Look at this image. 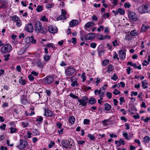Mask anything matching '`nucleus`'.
Here are the masks:
<instances>
[{"mask_svg":"<svg viewBox=\"0 0 150 150\" xmlns=\"http://www.w3.org/2000/svg\"><path fill=\"white\" fill-rule=\"evenodd\" d=\"M34 28L35 31L38 33H41L42 34H45L47 31V28L42 27L41 23L39 21H36Z\"/></svg>","mask_w":150,"mask_h":150,"instance_id":"obj_1","label":"nucleus"},{"mask_svg":"<svg viewBox=\"0 0 150 150\" xmlns=\"http://www.w3.org/2000/svg\"><path fill=\"white\" fill-rule=\"evenodd\" d=\"M11 45L9 44H7L1 48V51L3 54L9 52L11 51Z\"/></svg>","mask_w":150,"mask_h":150,"instance_id":"obj_2","label":"nucleus"},{"mask_svg":"<svg viewBox=\"0 0 150 150\" xmlns=\"http://www.w3.org/2000/svg\"><path fill=\"white\" fill-rule=\"evenodd\" d=\"M76 71L74 67H67L65 72L67 76H71L73 75Z\"/></svg>","mask_w":150,"mask_h":150,"instance_id":"obj_3","label":"nucleus"},{"mask_svg":"<svg viewBox=\"0 0 150 150\" xmlns=\"http://www.w3.org/2000/svg\"><path fill=\"white\" fill-rule=\"evenodd\" d=\"M78 102L80 103L79 105L85 106L87 105L88 98L86 96L82 97V98L78 99Z\"/></svg>","mask_w":150,"mask_h":150,"instance_id":"obj_4","label":"nucleus"},{"mask_svg":"<svg viewBox=\"0 0 150 150\" xmlns=\"http://www.w3.org/2000/svg\"><path fill=\"white\" fill-rule=\"evenodd\" d=\"M128 16L129 19L132 21H135L138 20L137 15L134 12H129L128 14Z\"/></svg>","mask_w":150,"mask_h":150,"instance_id":"obj_5","label":"nucleus"},{"mask_svg":"<svg viewBox=\"0 0 150 150\" xmlns=\"http://www.w3.org/2000/svg\"><path fill=\"white\" fill-rule=\"evenodd\" d=\"M45 113L44 115L46 117H55V114L53 113V112L51 110L48 108L45 109H44Z\"/></svg>","mask_w":150,"mask_h":150,"instance_id":"obj_6","label":"nucleus"},{"mask_svg":"<svg viewBox=\"0 0 150 150\" xmlns=\"http://www.w3.org/2000/svg\"><path fill=\"white\" fill-rule=\"evenodd\" d=\"M148 6L146 5L143 4L139 7L138 10L141 13H143L148 11Z\"/></svg>","mask_w":150,"mask_h":150,"instance_id":"obj_7","label":"nucleus"},{"mask_svg":"<svg viewBox=\"0 0 150 150\" xmlns=\"http://www.w3.org/2000/svg\"><path fill=\"white\" fill-rule=\"evenodd\" d=\"M43 80L44 83L45 85L50 84L54 81V78L51 76H46Z\"/></svg>","mask_w":150,"mask_h":150,"instance_id":"obj_8","label":"nucleus"},{"mask_svg":"<svg viewBox=\"0 0 150 150\" xmlns=\"http://www.w3.org/2000/svg\"><path fill=\"white\" fill-rule=\"evenodd\" d=\"M71 142L69 140H62L61 141L62 146L66 149H67L69 146H72V144H70Z\"/></svg>","mask_w":150,"mask_h":150,"instance_id":"obj_9","label":"nucleus"},{"mask_svg":"<svg viewBox=\"0 0 150 150\" xmlns=\"http://www.w3.org/2000/svg\"><path fill=\"white\" fill-rule=\"evenodd\" d=\"M27 144V142L26 141L20 139V144L17 147L20 149H23L25 147Z\"/></svg>","mask_w":150,"mask_h":150,"instance_id":"obj_10","label":"nucleus"},{"mask_svg":"<svg viewBox=\"0 0 150 150\" xmlns=\"http://www.w3.org/2000/svg\"><path fill=\"white\" fill-rule=\"evenodd\" d=\"M25 29L26 31L29 33H32L34 30L33 28L31 23L28 24L25 27Z\"/></svg>","mask_w":150,"mask_h":150,"instance_id":"obj_11","label":"nucleus"},{"mask_svg":"<svg viewBox=\"0 0 150 150\" xmlns=\"http://www.w3.org/2000/svg\"><path fill=\"white\" fill-rule=\"evenodd\" d=\"M97 52L98 54V55L100 57L104 54L105 51L103 50V47L101 45L99 46L97 49Z\"/></svg>","mask_w":150,"mask_h":150,"instance_id":"obj_12","label":"nucleus"},{"mask_svg":"<svg viewBox=\"0 0 150 150\" xmlns=\"http://www.w3.org/2000/svg\"><path fill=\"white\" fill-rule=\"evenodd\" d=\"M119 56L121 60H123L125 59L126 56V53L123 50H121L118 52Z\"/></svg>","mask_w":150,"mask_h":150,"instance_id":"obj_13","label":"nucleus"},{"mask_svg":"<svg viewBox=\"0 0 150 150\" xmlns=\"http://www.w3.org/2000/svg\"><path fill=\"white\" fill-rule=\"evenodd\" d=\"M95 37V34L94 33H90L86 35L85 36L86 39L90 40L93 38Z\"/></svg>","mask_w":150,"mask_h":150,"instance_id":"obj_14","label":"nucleus"},{"mask_svg":"<svg viewBox=\"0 0 150 150\" xmlns=\"http://www.w3.org/2000/svg\"><path fill=\"white\" fill-rule=\"evenodd\" d=\"M37 66L38 67H40L41 68H43L45 65V64L43 62H42L40 60L38 61L37 63Z\"/></svg>","mask_w":150,"mask_h":150,"instance_id":"obj_15","label":"nucleus"},{"mask_svg":"<svg viewBox=\"0 0 150 150\" xmlns=\"http://www.w3.org/2000/svg\"><path fill=\"white\" fill-rule=\"evenodd\" d=\"M78 23V21L77 20H73L71 21L69 24L71 27H73L77 25Z\"/></svg>","mask_w":150,"mask_h":150,"instance_id":"obj_16","label":"nucleus"},{"mask_svg":"<svg viewBox=\"0 0 150 150\" xmlns=\"http://www.w3.org/2000/svg\"><path fill=\"white\" fill-rule=\"evenodd\" d=\"M19 82L22 86H24L26 83V81L24 79H22V77H21L20 79L19 80Z\"/></svg>","mask_w":150,"mask_h":150,"instance_id":"obj_17","label":"nucleus"},{"mask_svg":"<svg viewBox=\"0 0 150 150\" xmlns=\"http://www.w3.org/2000/svg\"><path fill=\"white\" fill-rule=\"evenodd\" d=\"M104 105L105 107L104 110H105L108 111L111 109V106L108 103H105Z\"/></svg>","mask_w":150,"mask_h":150,"instance_id":"obj_18","label":"nucleus"},{"mask_svg":"<svg viewBox=\"0 0 150 150\" xmlns=\"http://www.w3.org/2000/svg\"><path fill=\"white\" fill-rule=\"evenodd\" d=\"M9 130L10 131V132L11 134L16 133L18 132V129L16 128L10 127L9 128Z\"/></svg>","mask_w":150,"mask_h":150,"instance_id":"obj_19","label":"nucleus"},{"mask_svg":"<svg viewBox=\"0 0 150 150\" xmlns=\"http://www.w3.org/2000/svg\"><path fill=\"white\" fill-rule=\"evenodd\" d=\"M48 30L50 32L52 33H56L57 31V30H54L52 26H50L48 28Z\"/></svg>","mask_w":150,"mask_h":150,"instance_id":"obj_20","label":"nucleus"},{"mask_svg":"<svg viewBox=\"0 0 150 150\" xmlns=\"http://www.w3.org/2000/svg\"><path fill=\"white\" fill-rule=\"evenodd\" d=\"M150 28L149 26L145 25H143L141 28V30L142 32H145L147 30Z\"/></svg>","mask_w":150,"mask_h":150,"instance_id":"obj_21","label":"nucleus"},{"mask_svg":"<svg viewBox=\"0 0 150 150\" xmlns=\"http://www.w3.org/2000/svg\"><path fill=\"white\" fill-rule=\"evenodd\" d=\"M51 56L48 54H45L43 57L44 60L46 62H48L50 59Z\"/></svg>","mask_w":150,"mask_h":150,"instance_id":"obj_22","label":"nucleus"},{"mask_svg":"<svg viewBox=\"0 0 150 150\" xmlns=\"http://www.w3.org/2000/svg\"><path fill=\"white\" fill-rule=\"evenodd\" d=\"M75 118L73 116H71L69 118V122L71 124H73L74 123Z\"/></svg>","mask_w":150,"mask_h":150,"instance_id":"obj_23","label":"nucleus"},{"mask_svg":"<svg viewBox=\"0 0 150 150\" xmlns=\"http://www.w3.org/2000/svg\"><path fill=\"white\" fill-rule=\"evenodd\" d=\"M46 46L48 48H52L53 50H54V49L55 47L53 43H48L46 45Z\"/></svg>","mask_w":150,"mask_h":150,"instance_id":"obj_24","label":"nucleus"},{"mask_svg":"<svg viewBox=\"0 0 150 150\" xmlns=\"http://www.w3.org/2000/svg\"><path fill=\"white\" fill-rule=\"evenodd\" d=\"M20 19V18L19 17L16 15L13 16L11 18V20L12 21L16 22L18 21V20Z\"/></svg>","mask_w":150,"mask_h":150,"instance_id":"obj_25","label":"nucleus"},{"mask_svg":"<svg viewBox=\"0 0 150 150\" xmlns=\"http://www.w3.org/2000/svg\"><path fill=\"white\" fill-rule=\"evenodd\" d=\"M88 102L91 104H93L96 102V99L94 98H90L88 100Z\"/></svg>","mask_w":150,"mask_h":150,"instance_id":"obj_26","label":"nucleus"},{"mask_svg":"<svg viewBox=\"0 0 150 150\" xmlns=\"http://www.w3.org/2000/svg\"><path fill=\"white\" fill-rule=\"evenodd\" d=\"M94 24V23L93 22H89L86 24L85 26L87 28H89L93 26Z\"/></svg>","mask_w":150,"mask_h":150,"instance_id":"obj_27","label":"nucleus"},{"mask_svg":"<svg viewBox=\"0 0 150 150\" xmlns=\"http://www.w3.org/2000/svg\"><path fill=\"white\" fill-rule=\"evenodd\" d=\"M119 144L117 146V147L120 146L121 145H124L125 144V141L123 139H120L119 141Z\"/></svg>","mask_w":150,"mask_h":150,"instance_id":"obj_28","label":"nucleus"},{"mask_svg":"<svg viewBox=\"0 0 150 150\" xmlns=\"http://www.w3.org/2000/svg\"><path fill=\"white\" fill-rule=\"evenodd\" d=\"M67 18L66 16L64 15H61L59 16L57 18V20L58 21L61 20H65Z\"/></svg>","mask_w":150,"mask_h":150,"instance_id":"obj_29","label":"nucleus"},{"mask_svg":"<svg viewBox=\"0 0 150 150\" xmlns=\"http://www.w3.org/2000/svg\"><path fill=\"white\" fill-rule=\"evenodd\" d=\"M138 34V32L135 30H132L130 32V35L134 36H136Z\"/></svg>","mask_w":150,"mask_h":150,"instance_id":"obj_30","label":"nucleus"},{"mask_svg":"<svg viewBox=\"0 0 150 150\" xmlns=\"http://www.w3.org/2000/svg\"><path fill=\"white\" fill-rule=\"evenodd\" d=\"M150 141V137L149 136H146L143 138V141L145 143L148 142Z\"/></svg>","mask_w":150,"mask_h":150,"instance_id":"obj_31","label":"nucleus"},{"mask_svg":"<svg viewBox=\"0 0 150 150\" xmlns=\"http://www.w3.org/2000/svg\"><path fill=\"white\" fill-rule=\"evenodd\" d=\"M122 135L126 139H130L131 137L129 136L128 137V134L127 133L125 132L123 133Z\"/></svg>","mask_w":150,"mask_h":150,"instance_id":"obj_32","label":"nucleus"},{"mask_svg":"<svg viewBox=\"0 0 150 150\" xmlns=\"http://www.w3.org/2000/svg\"><path fill=\"white\" fill-rule=\"evenodd\" d=\"M113 70V66L112 64H110L108 66L107 71L110 73V71Z\"/></svg>","mask_w":150,"mask_h":150,"instance_id":"obj_33","label":"nucleus"},{"mask_svg":"<svg viewBox=\"0 0 150 150\" xmlns=\"http://www.w3.org/2000/svg\"><path fill=\"white\" fill-rule=\"evenodd\" d=\"M25 52V50L23 49H22L17 52L18 55H20L23 54Z\"/></svg>","mask_w":150,"mask_h":150,"instance_id":"obj_34","label":"nucleus"},{"mask_svg":"<svg viewBox=\"0 0 150 150\" xmlns=\"http://www.w3.org/2000/svg\"><path fill=\"white\" fill-rule=\"evenodd\" d=\"M43 10V7L41 5L38 6L36 8V11L38 12H40Z\"/></svg>","mask_w":150,"mask_h":150,"instance_id":"obj_35","label":"nucleus"},{"mask_svg":"<svg viewBox=\"0 0 150 150\" xmlns=\"http://www.w3.org/2000/svg\"><path fill=\"white\" fill-rule=\"evenodd\" d=\"M43 118L41 116H38L36 119V121L39 122V123H40L43 120Z\"/></svg>","mask_w":150,"mask_h":150,"instance_id":"obj_36","label":"nucleus"},{"mask_svg":"<svg viewBox=\"0 0 150 150\" xmlns=\"http://www.w3.org/2000/svg\"><path fill=\"white\" fill-rule=\"evenodd\" d=\"M10 56V54H8L7 55H4V57H5L4 60L5 61H8L9 59V57Z\"/></svg>","mask_w":150,"mask_h":150,"instance_id":"obj_37","label":"nucleus"},{"mask_svg":"<svg viewBox=\"0 0 150 150\" xmlns=\"http://www.w3.org/2000/svg\"><path fill=\"white\" fill-rule=\"evenodd\" d=\"M117 12L120 14L123 15L125 13V11L124 10L122 9L119 8L117 9Z\"/></svg>","mask_w":150,"mask_h":150,"instance_id":"obj_38","label":"nucleus"},{"mask_svg":"<svg viewBox=\"0 0 150 150\" xmlns=\"http://www.w3.org/2000/svg\"><path fill=\"white\" fill-rule=\"evenodd\" d=\"M21 99L24 100H27L26 95L25 92H24L23 94L21 96Z\"/></svg>","mask_w":150,"mask_h":150,"instance_id":"obj_39","label":"nucleus"},{"mask_svg":"<svg viewBox=\"0 0 150 150\" xmlns=\"http://www.w3.org/2000/svg\"><path fill=\"white\" fill-rule=\"evenodd\" d=\"M71 85L72 87H77L78 86L79 84L77 83V81H74L72 82Z\"/></svg>","mask_w":150,"mask_h":150,"instance_id":"obj_40","label":"nucleus"},{"mask_svg":"<svg viewBox=\"0 0 150 150\" xmlns=\"http://www.w3.org/2000/svg\"><path fill=\"white\" fill-rule=\"evenodd\" d=\"M71 97L73 98H75L76 99H77L78 100L79 99V97L74 95V94H73L72 93H71L69 95Z\"/></svg>","mask_w":150,"mask_h":150,"instance_id":"obj_41","label":"nucleus"},{"mask_svg":"<svg viewBox=\"0 0 150 150\" xmlns=\"http://www.w3.org/2000/svg\"><path fill=\"white\" fill-rule=\"evenodd\" d=\"M88 137L89 138V139L92 140H93L95 139V138L94 136L91 134H89L88 135Z\"/></svg>","mask_w":150,"mask_h":150,"instance_id":"obj_42","label":"nucleus"},{"mask_svg":"<svg viewBox=\"0 0 150 150\" xmlns=\"http://www.w3.org/2000/svg\"><path fill=\"white\" fill-rule=\"evenodd\" d=\"M9 125L11 127H16V124L14 122H9Z\"/></svg>","mask_w":150,"mask_h":150,"instance_id":"obj_43","label":"nucleus"},{"mask_svg":"<svg viewBox=\"0 0 150 150\" xmlns=\"http://www.w3.org/2000/svg\"><path fill=\"white\" fill-rule=\"evenodd\" d=\"M118 79V77L115 74H113V76L111 77V79L115 81H116Z\"/></svg>","mask_w":150,"mask_h":150,"instance_id":"obj_44","label":"nucleus"},{"mask_svg":"<svg viewBox=\"0 0 150 150\" xmlns=\"http://www.w3.org/2000/svg\"><path fill=\"white\" fill-rule=\"evenodd\" d=\"M112 93L114 94H115V95H117L118 94H120V91H118L117 89H115L114 91H113Z\"/></svg>","mask_w":150,"mask_h":150,"instance_id":"obj_45","label":"nucleus"},{"mask_svg":"<svg viewBox=\"0 0 150 150\" xmlns=\"http://www.w3.org/2000/svg\"><path fill=\"white\" fill-rule=\"evenodd\" d=\"M16 25L18 27L21 26L22 25V22L20 19L18 20V21L16 22Z\"/></svg>","mask_w":150,"mask_h":150,"instance_id":"obj_46","label":"nucleus"},{"mask_svg":"<svg viewBox=\"0 0 150 150\" xmlns=\"http://www.w3.org/2000/svg\"><path fill=\"white\" fill-rule=\"evenodd\" d=\"M131 5L129 2H126L124 4V6L125 8H129L131 6Z\"/></svg>","mask_w":150,"mask_h":150,"instance_id":"obj_47","label":"nucleus"},{"mask_svg":"<svg viewBox=\"0 0 150 150\" xmlns=\"http://www.w3.org/2000/svg\"><path fill=\"white\" fill-rule=\"evenodd\" d=\"M94 93L95 95H97L98 94H100L101 93V90L100 89L99 90L96 89L94 90Z\"/></svg>","mask_w":150,"mask_h":150,"instance_id":"obj_48","label":"nucleus"},{"mask_svg":"<svg viewBox=\"0 0 150 150\" xmlns=\"http://www.w3.org/2000/svg\"><path fill=\"white\" fill-rule=\"evenodd\" d=\"M109 62V60L108 59H106L103 61L102 64L103 65L105 66L108 64Z\"/></svg>","mask_w":150,"mask_h":150,"instance_id":"obj_49","label":"nucleus"},{"mask_svg":"<svg viewBox=\"0 0 150 150\" xmlns=\"http://www.w3.org/2000/svg\"><path fill=\"white\" fill-rule=\"evenodd\" d=\"M106 95L109 99H110L112 98V94L111 93H110L108 92H107L106 93Z\"/></svg>","mask_w":150,"mask_h":150,"instance_id":"obj_50","label":"nucleus"},{"mask_svg":"<svg viewBox=\"0 0 150 150\" xmlns=\"http://www.w3.org/2000/svg\"><path fill=\"white\" fill-rule=\"evenodd\" d=\"M71 40H72V41H69V40L68 41L69 42H71L73 44H75L76 43V38H71Z\"/></svg>","mask_w":150,"mask_h":150,"instance_id":"obj_51","label":"nucleus"},{"mask_svg":"<svg viewBox=\"0 0 150 150\" xmlns=\"http://www.w3.org/2000/svg\"><path fill=\"white\" fill-rule=\"evenodd\" d=\"M22 125L23 126V127L24 128L27 127L28 125L29 124L28 122H22Z\"/></svg>","mask_w":150,"mask_h":150,"instance_id":"obj_52","label":"nucleus"},{"mask_svg":"<svg viewBox=\"0 0 150 150\" xmlns=\"http://www.w3.org/2000/svg\"><path fill=\"white\" fill-rule=\"evenodd\" d=\"M90 121L89 120L87 119H85L83 121V123L84 124H89Z\"/></svg>","mask_w":150,"mask_h":150,"instance_id":"obj_53","label":"nucleus"},{"mask_svg":"<svg viewBox=\"0 0 150 150\" xmlns=\"http://www.w3.org/2000/svg\"><path fill=\"white\" fill-rule=\"evenodd\" d=\"M142 87H143V88L144 89L146 88H148V86L145 85V83L144 82V81H143L142 82Z\"/></svg>","mask_w":150,"mask_h":150,"instance_id":"obj_54","label":"nucleus"},{"mask_svg":"<svg viewBox=\"0 0 150 150\" xmlns=\"http://www.w3.org/2000/svg\"><path fill=\"white\" fill-rule=\"evenodd\" d=\"M29 80L31 81H33L34 79V77L32 74H29L28 76Z\"/></svg>","mask_w":150,"mask_h":150,"instance_id":"obj_55","label":"nucleus"},{"mask_svg":"<svg viewBox=\"0 0 150 150\" xmlns=\"http://www.w3.org/2000/svg\"><path fill=\"white\" fill-rule=\"evenodd\" d=\"M131 35H126L125 39L127 40H130L131 39Z\"/></svg>","mask_w":150,"mask_h":150,"instance_id":"obj_56","label":"nucleus"},{"mask_svg":"<svg viewBox=\"0 0 150 150\" xmlns=\"http://www.w3.org/2000/svg\"><path fill=\"white\" fill-rule=\"evenodd\" d=\"M96 43L92 42L90 44V47L93 48H95L96 47Z\"/></svg>","mask_w":150,"mask_h":150,"instance_id":"obj_57","label":"nucleus"},{"mask_svg":"<svg viewBox=\"0 0 150 150\" xmlns=\"http://www.w3.org/2000/svg\"><path fill=\"white\" fill-rule=\"evenodd\" d=\"M6 124H3L2 125L0 126V128L1 129L4 130L6 127Z\"/></svg>","mask_w":150,"mask_h":150,"instance_id":"obj_58","label":"nucleus"},{"mask_svg":"<svg viewBox=\"0 0 150 150\" xmlns=\"http://www.w3.org/2000/svg\"><path fill=\"white\" fill-rule=\"evenodd\" d=\"M55 143L52 141H50V144L48 145L49 147L50 148H52L54 145Z\"/></svg>","mask_w":150,"mask_h":150,"instance_id":"obj_59","label":"nucleus"},{"mask_svg":"<svg viewBox=\"0 0 150 150\" xmlns=\"http://www.w3.org/2000/svg\"><path fill=\"white\" fill-rule=\"evenodd\" d=\"M24 40L27 43H28L31 40L29 37H26L25 38Z\"/></svg>","mask_w":150,"mask_h":150,"instance_id":"obj_60","label":"nucleus"},{"mask_svg":"<svg viewBox=\"0 0 150 150\" xmlns=\"http://www.w3.org/2000/svg\"><path fill=\"white\" fill-rule=\"evenodd\" d=\"M112 43L113 46H116L118 45V44L117 43V41L116 40H115L114 41L112 42Z\"/></svg>","mask_w":150,"mask_h":150,"instance_id":"obj_61","label":"nucleus"},{"mask_svg":"<svg viewBox=\"0 0 150 150\" xmlns=\"http://www.w3.org/2000/svg\"><path fill=\"white\" fill-rule=\"evenodd\" d=\"M142 119L145 122H148L149 120H150V117H146V118L144 119L143 117H142Z\"/></svg>","mask_w":150,"mask_h":150,"instance_id":"obj_62","label":"nucleus"},{"mask_svg":"<svg viewBox=\"0 0 150 150\" xmlns=\"http://www.w3.org/2000/svg\"><path fill=\"white\" fill-rule=\"evenodd\" d=\"M57 126L59 129H60L62 127V124L61 122H58L57 123Z\"/></svg>","mask_w":150,"mask_h":150,"instance_id":"obj_63","label":"nucleus"},{"mask_svg":"<svg viewBox=\"0 0 150 150\" xmlns=\"http://www.w3.org/2000/svg\"><path fill=\"white\" fill-rule=\"evenodd\" d=\"M31 74L33 75L34 76H37L38 74V73L36 72L35 71H32L31 72Z\"/></svg>","mask_w":150,"mask_h":150,"instance_id":"obj_64","label":"nucleus"}]
</instances>
